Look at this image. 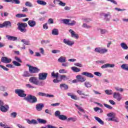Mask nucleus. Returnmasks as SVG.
I'll use <instances>...</instances> for the list:
<instances>
[{
    "label": "nucleus",
    "mask_w": 128,
    "mask_h": 128,
    "mask_svg": "<svg viewBox=\"0 0 128 128\" xmlns=\"http://www.w3.org/2000/svg\"><path fill=\"white\" fill-rule=\"evenodd\" d=\"M24 90L22 89H16L15 90V93L18 95L20 98H26V94Z\"/></svg>",
    "instance_id": "nucleus-5"
},
{
    "label": "nucleus",
    "mask_w": 128,
    "mask_h": 128,
    "mask_svg": "<svg viewBox=\"0 0 128 128\" xmlns=\"http://www.w3.org/2000/svg\"><path fill=\"white\" fill-rule=\"evenodd\" d=\"M52 54H58V52H60V50H52Z\"/></svg>",
    "instance_id": "nucleus-62"
},
{
    "label": "nucleus",
    "mask_w": 128,
    "mask_h": 128,
    "mask_svg": "<svg viewBox=\"0 0 128 128\" xmlns=\"http://www.w3.org/2000/svg\"><path fill=\"white\" fill-rule=\"evenodd\" d=\"M27 122L29 124H38V122H36V120H27Z\"/></svg>",
    "instance_id": "nucleus-25"
},
{
    "label": "nucleus",
    "mask_w": 128,
    "mask_h": 128,
    "mask_svg": "<svg viewBox=\"0 0 128 128\" xmlns=\"http://www.w3.org/2000/svg\"><path fill=\"white\" fill-rule=\"evenodd\" d=\"M16 18H26V14H18L16 15Z\"/></svg>",
    "instance_id": "nucleus-37"
},
{
    "label": "nucleus",
    "mask_w": 128,
    "mask_h": 128,
    "mask_svg": "<svg viewBox=\"0 0 128 128\" xmlns=\"http://www.w3.org/2000/svg\"><path fill=\"white\" fill-rule=\"evenodd\" d=\"M63 42L65 44H67L68 46H72V44H74V42L70 41V40H68L66 39H64L63 40Z\"/></svg>",
    "instance_id": "nucleus-18"
},
{
    "label": "nucleus",
    "mask_w": 128,
    "mask_h": 128,
    "mask_svg": "<svg viewBox=\"0 0 128 128\" xmlns=\"http://www.w3.org/2000/svg\"><path fill=\"white\" fill-rule=\"evenodd\" d=\"M58 2H59L58 3V5L60 6H66V3L60 1V0H58Z\"/></svg>",
    "instance_id": "nucleus-46"
},
{
    "label": "nucleus",
    "mask_w": 128,
    "mask_h": 128,
    "mask_svg": "<svg viewBox=\"0 0 128 128\" xmlns=\"http://www.w3.org/2000/svg\"><path fill=\"white\" fill-rule=\"evenodd\" d=\"M59 62H66V58L65 56H61L58 59Z\"/></svg>",
    "instance_id": "nucleus-24"
},
{
    "label": "nucleus",
    "mask_w": 128,
    "mask_h": 128,
    "mask_svg": "<svg viewBox=\"0 0 128 128\" xmlns=\"http://www.w3.org/2000/svg\"><path fill=\"white\" fill-rule=\"evenodd\" d=\"M52 34L54 36H58V30L54 28L52 30Z\"/></svg>",
    "instance_id": "nucleus-31"
},
{
    "label": "nucleus",
    "mask_w": 128,
    "mask_h": 128,
    "mask_svg": "<svg viewBox=\"0 0 128 128\" xmlns=\"http://www.w3.org/2000/svg\"><path fill=\"white\" fill-rule=\"evenodd\" d=\"M5 2H12V4H20V0H2Z\"/></svg>",
    "instance_id": "nucleus-15"
},
{
    "label": "nucleus",
    "mask_w": 128,
    "mask_h": 128,
    "mask_svg": "<svg viewBox=\"0 0 128 128\" xmlns=\"http://www.w3.org/2000/svg\"><path fill=\"white\" fill-rule=\"evenodd\" d=\"M77 92L80 96H88V94H85L84 93L82 92V90H78Z\"/></svg>",
    "instance_id": "nucleus-39"
},
{
    "label": "nucleus",
    "mask_w": 128,
    "mask_h": 128,
    "mask_svg": "<svg viewBox=\"0 0 128 128\" xmlns=\"http://www.w3.org/2000/svg\"><path fill=\"white\" fill-rule=\"evenodd\" d=\"M121 68L124 70H128V64H123L121 66Z\"/></svg>",
    "instance_id": "nucleus-35"
},
{
    "label": "nucleus",
    "mask_w": 128,
    "mask_h": 128,
    "mask_svg": "<svg viewBox=\"0 0 128 128\" xmlns=\"http://www.w3.org/2000/svg\"><path fill=\"white\" fill-rule=\"evenodd\" d=\"M26 6H29V8H32V4L30 2H26L25 4Z\"/></svg>",
    "instance_id": "nucleus-43"
},
{
    "label": "nucleus",
    "mask_w": 128,
    "mask_h": 128,
    "mask_svg": "<svg viewBox=\"0 0 128 128\" xmlns=\"http://www.w3.org/2000/svg\"><path fill=\"white\" fill-rule=\"evenodd\" d=\"M30 82L34 84L36 86H44V81H40L38 80V78L36 76L31 77L29 79Z\"/></svg>",
    "instance_id": "nucleus-1"
},
{
    "label": "nucleus",
    "mask_w": 128,
    "mask_h": 128,
    "mask_svg": "<svg viewBox=\"0 0 128 128\" xmlns=\"http://www.w3.org/2000/svg\"><path fill=\"white\" fill-rule=\"evenodd\" d=\"M76 78L78 80V82H86V79L82 76V75H78L76 76Z\"/></svg>",
    "instance_id": "nucleus-13"
},
{
    "label": "nucleus",
    "mask_w": 128,
    "mask_h": 128,
    "mask_svg": "<svg viewBox=\"0 0 128 128\" xmlns=\"http://www.w3.org/2000/svg\"><path fill=\"white\" fill-rule=\"evenodd\" d=\"M44 106L42 104H38L36 105V110H38V112H40L42 108H44Z\"/></svg>",
    "instance_id": "nucleus-20"
},
{
    "label": "nucleus",
    "mask_w": 128,
    "mask_h": 128,
    "mask_svg": "<svg viewBox=\"0 0 128 128\" xmlns=\"http://www.w3.org/2000/svg\"><path fill=\"white\" fill-rule=\"evenodd\" d=\"M113 98L117 100L118 102H120V100H122V96L120 95V93L116 92H114L113 94Z\"/></svg>",
    "instance_id": "nucleus-12"
},
{
    "label": "nucleus",
    "mask_w": 128,
    "mask_h": 128,
    "mask_svg": "<svg viewBox=\"0 0 128 128\" xmlns=\"http://www.w3.org/2000/svg\"><path fill=\"white\" fill-rule=\"evenodd\" d=\"M6 38L8 40H12L14 42V40H18V38L14 36H10V35H6Z\"/></svg>",
    "instance_id": "nucleus-21"
},
{
    "label": "nucleus",
    "mask_w": 128,
    "mask_h": 128,
    "mask_svg": "<svg viewBox=\"0 0 128 128\" xmlns=\"http://www.w3.org/2000/svg\"><path fill=\"white\" fill-rule=\"evenodd\" d=\"M108 68H114V64H107Z\"/></svg>",
    "instance_id": "nucleus-60"
},
{
    "label": "nucleus",
    "mask_w": 128,
    "mask_h": 128,
    "mask_svg": "<svg viewBox=\"0 0 128 128\" xmlns=\"http://www.w3.org/2000/svg\"><path fill=\"white\" fill-rule=\"evenodd\" d=\"M108 67V64H104L101 66V68H106Z\"/></svg>",
    "instance_id": "nucleus-64"
},
{
    "label": "nucleus",
    "mask_w": 128,
    "mask_h": 128,
    "mask_svg": "<svg viewBox=\"0 0 128 128\" xmlns=\"http://www.w3.org/2000/svg\"><path fill=\"white\" fill-rule=\"evenodd\" d=\"M105 92L106 94H108V95L112 94V90H106Z\"/></svg>",
    "instance_id": "nucleus-47"
},
{
    "label": "nucleus",
    "mask_w": 128,
    "mask_h": 128,
    "mask_svg": "<svg viewBox=\"0 0 128 128\" xmlns=\"http://www.w3.org/2000/svg\"><path fill=\"white\" fill-rule=\"evenodd\" d=\"M60 74H66L68 71L64 69H61L59 70Z\"/></svg>",
    "instance_id": "nucleus-50"
},
{
    "label": "nucleus",
    "mask_w": 128,
    "mask_h": 128,
    "mask_svg": "<svg viewBox=\"0 0 128 128\" xmlns=\"http://www.w3.org/2000/svg\"><path fill=\"white\" fill-rule=\"evenodd\" d=\"M51 76L52 78H56L55 80H56L58 78H60L58 72L55 73L54 71L52 72Z\"/></svg>",
    "instance_id": "nucleus-22"
},
{
    "label": "nucleus",
    "mask_w": 128,
    "mask_h": 128,
    "mask_svg": "<svg viewBox=\"0 0 128 128\" xmlns=\"http://www.w3.org/2000/svg\"><path fill=\"white\" fill-rule=\"evenodd\" d=\"M82 76H86L87 78H94V74H92L84 72L82 73Z\"/></svg>",
    "instance_id": "nucleus-16"
},
{
    "label": "nucleus",
    "mask_w": 128,
    "mask_h": 128,
    "mask_svg": "<svg viewBox=\"0 0 128 128\" xmlns=\"http://www.w3.org/2000/svg\"><path fill=\"white\" fill-rule=\"evenodd\" d=\"M0 110L1 112H8V106L6 105V106H4V105H2V106H0Z\"/></svg>",
    "instance_id": "nucleus-19"
},
{
    "label": "nucleus",
    "mask_w": 128,
    "mask_h": 128,
    "mask_svg": "<svg viewBox=\"0 0 128 128\" xmlns=\"http://www.w3.org/2000/svg\"><path fill=\"white\" fill-rule=\"evenodd\" d=\"M12 62L13 64L16 66H22V64H20L19 62H18L16 61H13Z\"/></svg>",
    "instance_id": "nucleus-40"
},
{
    "label": "nucleus",
    "mask_w": 128,
    "mask_h": 128,
    "mask_svg": "<svg viewBox=\"0 0 128 128\" xmlns=\"http://www.w3.org/2000/svg\"><path fill=\"white\" fill-rule=\"evenodd\" d=\"M94 112H98V114H102V112H104V110L98 107H96L94 108Z\"/></svg>",
    "instance_id": "nucleus-23"
},
{
    "label": "nucleus",
    "mask_w": 128,
    "mask_h": 128,
    "mask_svg": "<svg viewBox=\"0 0 128 128\" xmlns=\"http://www.w3.org/2000/svg\"><path fill=\"white\" fill-rule=\"evenodd\" d=\"M104 106H105V108H108L109 110L112 109V107L108 104H104Z\"/></svg>",
    "instance_id": "nucleus-49"
},
{
    "label": "nucleus",
    "mask_w": 128,
    "mask_h": 128,
    "mask_svg": "<svg viewBox=\"0 0 128 128\" xmlns=\"http://www.w3.org/2000/svg\"><path fill=\"white\" fill-rule=\"evenodd\" d=\"M96 120H97V122H99V124H104V121H102V119H100V118L97 117V116H94V117Z\"/></svg>",
    "instance_id": "nucleus-30"
},
{
    "label": "nucleus",
    "mask_w": 128,
    "mask_h": 128,
    "mask_svg": "<svg viewBox=\"0 0 128 128\" xmlns=\"http://www.w3.org/2000/svg\"><path fill=\"white\" fill-rule=\"evenodd\" d=\"M54 116H58V118H60V112L59 110H57L54 112Z\"/></svg>",
    "instance_id": "nucleus-45"
},
{
    "label": "nucleus",
    "mask_w": 128,
    "mask_h": 128,
    "mask_svg": "<svg viewBox=\"0 0 128 128\" xmlns=\"http://www.w3.org/2000/svg\"><path fill=\"white\" fill-rule=\"evenodd\" d=\"M22 76H24V78H28L29 76H30V74L28 71H24L22 74Z\"/></svg>",
    "instance_id": "nucleus-26"
},
{
    "label": "nucleus",
    "mask_w": 128,
    "mask_h": 128,
    "mask_svg": "<svg viewBox=\"0 0 128 128\" xmlns=\"http://www.w3.org/2000/svg\"><path fill=\"white\" fill-rule=\"evenodd\" d=\"M68 96H70L72 100H78V96L76 95H72L71 93H68Z\"/></svg>",
    "instance_id": "nucleus-29"
},
{
    "label": "nucleus",
    "mask_w": 128,
    "mask_h": 128,
    "mask_svg": "<svg viewBox=\"0 0 128 128\" xmlns=\"http://www.w3.org/2000/svg\"><path fill=\"white\" fill-rule=\"evenodd\" d=\"M120 46L122 48H123L124 50H128V45H126V44L125 43H124V42L121 43Z\"/></svg>",
    "instance_id": "nucleus-36"
},
{
    "label": "nucleus",
    "mask_w": 128,
    "mask_h": 128,
    "mask_svg": "<svg viewBox=\"0 0 128 128\" xmlns=\"http://www.w3.org/2000/svg\"><path fill=\"white\" fill-rule=\"evenodd\" d=\"M78 110H80V112H84V114L86 113V112H84V110L82 108V107H78Z\"/></svg>",
    "instance_id": "nucleus-61"
},
{
    "label": "nucleus",
    "mask_w": 128,
    "mask_h": 128,
    "mask_svg": "<svg viewBox=\"0 0 128 128\" xmlns=\"http://www.w3.org/2000/svg\"><path fill=\"white\" fill-rule=\"evenodd\" d=\"M71 68L74 72H80V68H78L76 67H72Z\"/></svg>",
    "instance_id": "nucleus-33"
},
{
    "label": "nucleus",
    "mask_w": 128,
    "mask_h": 128,
    "mask_svg": "<svg viewBox=\"0 0 128 128\" xmlns=\"http://www.w3.org/2000/svg\"><path fill=\"white\" fill-rule=\"evenodd\" d=\"M18 115V114L16 112H13L10 114L11 117L14 118H16V116Z\"/></svg>",
    "instance_id": "nucleus-51"
},
{
    "label": "nucleus",
    "mask_w": 128,
    "mask_h": 128,
    "mask_svg": "<svg viewBox=\"0 0 128 128\" xmlns=\"http://www.w3.org/2000/svg\"><path fill=\"white\" fill-rule=\"evenodd\" d=\"M39 80H45L48 78V73L46 72H42L40 73L38 75Z\"/></svg>",
    "instance_id": "nucleus-6"
},
{
    "label": "nucleus",
    "mask_w": 128,
    "mask_h": 128,
    "mask_svg": "<svg viewBox=\"0 0 128 128\" xmlns=\"http://www.w3.org/2000/svg\"><path fill=\"white\" fill-rule=\"evenodd\" d=\"M62 22L64 24H68V26H74L76 24V21L73 20L71 22H70V19H64L62 20Z\"/></svg>",
    "instance_id": "nucleus-9"
},
{
    "label": "nucleus",
    "mask_w": 128,
    "mask_h": 128,
    "mask_svg": "<svg viewBox=\"0 0 128 128\" xmlns=\"http://www.w3.org/2000/svg\"><path fill=\"white\" fill-rule=\"evenodd\" d=\"M38 96H46V93L39 92L38 93Z\"/></svg>",
    "instance_id": "nucleus-54"
},
{
    "label": "nucleus",
    "mask_w": 128,
    "mask_h": 128,
    "mask_svg": "<svg viewBox=\"0 0 128 128\" xmlns=\"http://www.w3.org/2000/svg\"><path fill=\"white\" fill-rule=\"evenodd\" d=\"M62 80H68V78L66 75H60L58 79L53 80V82H54V84H58Z\"/></svg>",
    "instance_id": "nucleus-4"
},
{
    "label": "nucleus",
    "mask_w": 128,
    "mask_h": 128,
    "mask_svg": "<svg viewBox=\"0 0 128 128\" xmlns=\"http://www.w3.org/2000/svg\"><path fill=\"white\" fill-rule=\"evenodd\" d=\"M60 103H55V104H51V106H60Z\"/></svg>",
    "instance_id": "nucleus-63"
},
{
    "label": "nucleus",
    "mask_w": 128,
    "mask_h": 128,
    "mask_svg": "<svg viewBox=\"0 0 128 128\" xmlns=\"http://www.w3.org/2000/svg\"><path fill=\"white\" fill-rule=\"evenodd\" d=\"M37 120L39 124H45L46 123V120H44V119H42V118H38Z\"/></svg>",
    "instance_id": "nucleus-27"
},
{
    "label": "nucleus",
    "mask_w": 128,
    "mask_h": 128,
    "mask_svg": "<svg viewBox=\"0 0 128 128\" xmlns=\"http://www.w3.org/2000/svg\"><path fill=\"white\" fill-rule=\"evenodd\" d=\"M64 88V90H68V86L66 84H60V88Z\"/></svg>",
    "instance_id": "nucleus-32"
},
{
    "label": "nucleus",
    "mask_w": 128,
    "mask_h": 128,
    "mask_svg": "<svg viewBox=\"0 0 128 128\" xmlns=\"http://www.w3.org/2000/svg\"><path fill=\"white\" fill-rule=\"evenodd\" d=\"M0 68H3L4 70H6V72L8 71V68H6V66L2 65H0Z\"/></svg>",
    "instance_id": "nucleus-57"
},
{
    "label": "nucleus",
    "mask_w": 128,
    "mask_h": 128,
    "mask_svg": "<svg viewBox=\"0 0 128 128\" xmlns=\"http://www.w3.org/2000/svg\"><path fill=\"white\" fill-rule=\"evenodd\" d=\"M108 32V30L105 29H100V33L102 34H106Z\"/></svg>",
    "instance_id": "nucleus-53"
},
{
    "label": "nucleus",
    "mask_w": 128,
    "mask_h": 128,
    "mask_svg": "<svg viewBox=\"0 0 128 128\" xmlns=\"http://www.w3.org/2000/svg\"><path fill=\"white\" fill-rule=\"evenodd\" d=\"M112 122H120L118 118L115 117V116L112 117Z\"/></svg>",
    "instance_id": "nucleus-42"
},
{
    "label": "nucleus",
    "mask_w": 128,
    "mask_h": 128,
    "mask_svg": "<svg viewBox=\"0 0 128 128\" xmlns=\"http://www.w3.org/2000/svg\"><path fill=\"white\" fill-rule=\"evenodd\" d=\"M14 59L16 60V62H22V60H20V58L18 56H15Z\"/></svg>",
    "instance_id": "nucleus-52"
},
{
    "label": "nucleus",
    "mask_w": 128,
    "mask_h": 128,
    "mask_svg": "<svg viewBox=\"0 0 128 128\" xmlns=\"http://www.w3.org/2000/svg\"><path fill=\"white\" fill-rule=\"evenodd\" d=\"M28 24L29 26H30V28H34V26H36V22L34 20H28Z\"/></svg>",
    "instance_id": "nucleus-17"
},
{
    "label": "nucleus",
    "mask_w": 128,
    "mask_h": 128,
    "mask_svg": "<svg viewBox=\"0 0 128 128\" xmlns=\"http://www.w3.org/2000/svg\"><path fill=\"white\" fill-rule=\"evenodd\" d=\"M43 28H44V30H48V23L44 24Z\"/></svg>",
    "instance_id": "nucleus-59"
},
{
    "label": "nucleus",
    "mask_w": 128,
    "mask_h": 128,
    "mask_svg": "<svg viewBox=\"0 0 128 128\" xmlns=\"http://www.w3.org/2000/svg\"><path fill=\"white\" fill-rule=\"evenodd\" d=\"M94 74H95V76H102V73L98 72H94Z\"/></svg>",
    "instance_id": "nucleus-55"
},
{
    "label": "nucleus",
    "mask_w": 128,
    "mask_h": 128,
    "mask_svg": "<svg viewBox=\"0 0 128 128\" xmlns=\"http://www.w3.org/2000/svg\"><path fill=\"white\" fill-rule=\"evenodd\" d=\"M48 24H54V20H52V18H50L48 19Z\"/></svg>",
    "instance_id": "nucleus-56"
},
{
    "label": "nucleus",
    "mask_w": 128,
    "mask_h": 128,
    "mask_svg": "<svg viewBox=\"0 0 128 128\" xmlns=\"http://www.w3.org/2000/svg\"><path fill=\"white\" fill-rule=\"evenodd\" d=\"M94 52H98L99 54H106V52H108V49L106 48H96L94 50Z\"/></svg>",
    "instance_id": "nucleus-7"
},
{
    "label": "nucleus",
    "mask_w": 128,
    "mask_h": 128,
    "mask_svg": "<svg viewBox=\"0 0 128 128\" xmlns=\"http://www.w3.org/2000/svg\"><path fill=\"white\" fill-rule=\"evenodd\" d=\"M76 118H70L67 119V122H70L72 120L73 122H76Z\"/></svg>",
    "instance_id": "nucleus-44"
},
{
    "label": "nucleus",
    "mask_w": 128,
    "mask_h": 128,
    "mask_svg": "<svg viewBox=\"0 0 128 128\" xmlns=\"http://www.w3.org/2000/svg\"><path fill=\"white\" fill-rule=\"evenodd\" d=\"M84 86H86V88H91L92 87V84L88 82H84Z\"/></svg>",
    "instance_id": "nucleus-41"
},
{
    "label": "nucleus",
    "mask_w": 128,
    "mask_h": 128,
    "mask_svg": "<svg viewBox=\"0 0 128 128\" xmlns=\"http://www.w3.org/2000/svg\"><path fill=\"white\" fill-rule=\"evenodd\" d=\"M12 28V22L10 21H5L1 24V28Z\"/></svg>",
    "instance_id": "nucleus-10"
},
{
    "label": "nucleus",
    "mask_w": 128,
    "mask_h": 128,
    "mask_svg": "<svg viewBox=\"0 0 128 128\" xmlns=\"http://www.w3.org/2000/svg\"><path fill=\"white\" fill-rule=\"evenodd\" d=\"M22 42H23L24 44L26 46H30V40H26L24 39L21 40Z\"/></svg>",
    "instance_id": "nucleus-38"
},
{
    "label": "nucleus",
    "mask_w": 128,
    "mask_h": 128,
    "mask_svg": "<svg viewBox=\"0 0 128 128\" xmlns=\"http://www.w3.org/2000/svg\"><path fill=\"white\" fill-rule=\"evenodd\" d=\"M26 86L28 88H36V87L33 86L30 84H26Z\"/></svg>",
    "instance_id": "nucleus-48"
},
{
    "label": "nucleus",
    "mask_w": 128,
    "mask_h": 128,
    "mask_svg": "<svg viewBox=\"0 0 128 128\" xmlns=\"http://www.w3.org/2000/svg\"><path fill=\"white\" fill-rule=\"evenodd\" d=\"M36 2L38 4H40V6H46V2L43 0H38Z\"/></svg>",
    "instance_id": "nucleus-28"
},
{
    "label": "nucleus",
    "mask_w": 128,
    "mask_h": 128,
    "mask_svg": "<svg viewBox=\"0 0 128 128\" xmlns=\"http://www.w3.org/2000/svg\"><path fill=\"white\" fill-rule=\"evenodd\" d=\"M3 62V64H10L12 62V58H8L6 56H2L1 58V62L0 61V64Z\"/></svg>",
    "instance_id": "nucleus-8"
},
{
    "label": "nucleus",
    "mask_w": 128,
    "mask_h": 128,
    "mask_svg": "<svg viewBox=\"0 0 128 128\" xmlns=\"http://www.w3.org/2000/svg\"><path fill=\"white\" fill-rule=\"evenodd\" d=\"M50 40H42L41 42L42 44H49Z\"/></svg>",
    "instance_id": "nucleus-58"
},
{
    "label": "nucleus",
    "mask_w": 128,
    "mask_h": 128,
    "mask_svg": "<svg viewBox=\"0 0 128 128\" xmlns=\"http://www.w3.org/2000/svg\"><path fill=\"white\" fill-rule=\"evenodd\" d=\"M59 120H68V117L64 115H60L58 118Z\"/></svg>",
    "instance_id": "nucleus-34"
},
{
    "label": "nucleus",
    "mask_w": 128,
    "mask_h": 128,
    "mask_svg": "<svg viewBox=\"0 0 128 128\" xmlns=\"http://www.w3.org/2000/svg\"><path fill=\"white\" fill-rule=\"evenodd\" d=\"M40 70L36 67H34L32 66V67H30V70H29L30 74H38L40 72Z\"/></svg>",
    "instance_id": "nucleus-11"
},
{
    "label": "nucleus",
    "mask_w": 128,
    "mask_h": 128,
    "mask_svg": "<svg viewBox=\"0 0 128 128\" xmlns=\"http://www.w3.org/2000/svg\"><path fill=\"white\" fill-rule=\"evenodd\" d=\"M24 100L30 104H36V102H38V98H36V96H34L32 94L28 95L26 98H24Z\"/></svg>",
    "instance_id": "nucleus-2"
},
{
    "label": "nucleus",
    "mask_w": 128,
    "mask_h": 128,
    "mask_svg": "<svg viewBox=\"0 0 128 128\" xmlns=\"http://www.w3.org/2000/svg\"><path fill=\"white\" fill-rule=\"evenodd\" d=\"M68 32L71 34V36L72 38H76V40L78 39V34H76V32L72 29L69 30Z\"/></svg>",
    "instance_id": "nucleus-14"
},
{
    "label": "nucleus",
    "mask_w": 128,
    "mask_h": 128,
    "mask_svg": "<svg viewBox=\"0 0 128 128\" xmlns=\"http://www.w3.org/2000/svg\"><path fill=\"white\" fill-rule=\"evenodd\" d=\"M17 26H18V30H20L21 32L24 34L27 30L26 28H28V24L26 23H18Z\"/></svg>",
    "instance_id": "nucleus-3"
}]
</instances>
